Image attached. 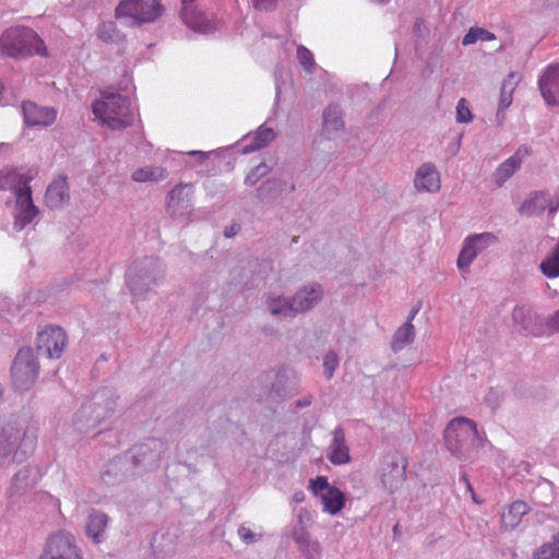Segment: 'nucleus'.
<instances>
[{"label":"nucleus","instance_id":"nucleus-31","mask_svg":"<svg viewBox=\"0 0 559 559\" xmlns=\"http://www.w3.org/2000/svg\"><path fill=\"white\" fill-rule=\"evenodd\" d=\"M275 138V133L272 128L260 127L254 135V148H260L269 144Z\"/></svg>","mask_w":559,"mask_h":559},{"label":"nucleus","instance_id":"nucleus-12","mask_svg":"<svg viewBox=\"0 0 559 559\" xmlns=\"http://www.w3.org/2000/svg\"><path fill=\"white\" fill-rule=\"evenodd\" d=\"M66 332L59 326H47L38 333L37 349L44 350L49 358H59L67 345Z\"/></svg>","mask_w":559,"mask_h":559},{"label":"nucleus","instance_id":"nucleus-13","mask_svg":"<svg viewBox=\"0 0 559 559\" xmlns=\"http://www.w3.org/2000/svg\"><path fill=\"white\" fill-rule=\"evenodd\" d=\"M497 237L490 233L466 238L456 261L457 267L460 270L467 269L479 251L484 250L488 245L497 242Z\"/></svg>","mask_w":559,"mask_h":559},{"label":"nucleus","instance_id":"nucleus-39","mask_svg":"<svg viewBox=\"0 0 559 559\" xmlns=\"http://www.w3.org/2000/svg\"><path fill=\"white\" fill-rule=\"evenodd\" d=\"M546 326L550 333L559 332V310L547 319Z\"/></svg>","mask_w":559,"mask_h":559},{"label":"nucleus","instance_id":"nucleus-35","mask_svg":"<svg viewBox=\"0 0 559 559\" xmlns=\"http://www.w3.org/2000/svg\"><path fill=\"white\" fill-rule=\"evenodd\" d=\"M473 115L465 98H461L456 105V121L466 123L472 121Z\"/></svg>","mask_w":559,"mask_h":559},{"label":"nucleus","instance_id":"nucleus-23","mask_svg":"<svg viewBox=\"0 0 559 559\" xmlns=\"http://www.w3.org/2000/svg\"><path fill=\"white\" fill-rule=\"evenodd\" d=\"M168 176L166 168L160 166H145L135 169L131 178L135 182H155L165 179Z\"/></svg>","mask_w":559,"mask_h":559},{"label":"nucleus","instance_id":"nucleus-17","mask_svg":"<svg viewBox=\"0 0 559 559\" xmlns=\"http://www.w3.org/2000/svg\"><path fill=\"white\" fill-rule=\"evenodd\" d=\"M326 456L334 465H343L350 461L349 449L345 443V433L341 427L333 430Z\"/></svg>","mask_w":559,"mask_h":559},{"label":"nucleus","instance_id":"nucleus-25","mask_svg":"<svg viewBox=\"0 0 559 559\" xmlns=\"http://www.w3.org/2000/svg\"><path fill=\"white\" fill-rule=\"evenodd\" d=\"M539 269L548 278L559 276V241L552 251L540 262Z\"/></svg>","mask_w":559,"mask_h":559},{"label":"nucleus","instance_id":"nucleus-45","mask_svg":"<svg viewBox=\"0 0 559 559\" xmlns=\"http://www.w3.org/2000/svg\"><path fill=\"white\" fill-rule=\"evenodd\" d=\"M309 404H310V402H309V401H307V402H306V403H304V404L298 403V406H304V405H309Z\"/></svg>","mask_w":559,"mask_h":559},{"label":"nucleus","instance_id":"nucleus-1","mask_svg":"<svg viewBox=\"0 0 559 559\" xmlns=\"http://www.w3.org/2000/svg\"><path fill=\"white\" fill-rule=\"evenodd\" d=\"M36 442L34 428L8 423L0 431V456L12 463H22L34 452Z\"/></svg>","mask_w":559,"mask_h":559},{"label":"nucleus","instance_id":"nucleus-24","mask_svg":"<svg viewBox=\"0 0 559 559\" xmlns=\"http://www.w3.org/2000/svg\"><path fill=\"white\" fill-rule=\"evenodd\" d=\"M108 519L104 513L94 512L90 514L86 523V534L95 543H100L103 539V533L107 526Z\"/></svg>","mask_w":559,"mask_h":559},{"label":"nucleus","instance_id":"nucleus-7","mask_svg":"<svg viewBox=\"0 0 559 559\" xmlns=\"http://www.w3.org/2000/svg\"><path fill=\"white\" fill-rule=\"evenodd\" d=\"M322 290L319 285L311 286L298 292L290 302L283 301L282 299H274L270 304V310L273 314L283 313L284 316H292L297 312H302L310 309L321 297Z\"/></svg>","mask_w":559,"mask_h":559},{"label":"nucleus","instance_id":"nucleus-14","mask_svg":"<svg viewBox=\"0 0 559 559\" xmlns=\"http://www.w3.org/2000/svg\"><path fill=\"white\" fill-rule=\"evenodd\" d=\"M22 111L24 121L29 127H48L57 118V111L53 108L40 107L33 102H23Z\"/></svg>","mask_w":559,"mask_h":559},{"label":"nucleus","instance_id":"nucleus-33","mask_svg":"<svg viewBox=\"0 0 559 559\" xmlns=\"http://www.w3.org/2000/svg\"><path fill=\"white\" fill-rule=\"evenodd\" d=\"M323 367L326 379H332L334 371L338 367V357L334 352L326 353L323 358Z\"/></svg>","mask_w":559,"mask_h":559},{"label":"nucleus","instance_id":"nucleus-27","mask_svg":"<svg viewBox=\"0 0 559 559\" xmlns=\"http://www.w3.org/2000/svg\"><path fill=\"white\" fill-rule=\"evenodd\" d=\"M415 329L412 322H406L394 334L392 347L394 350H400L414 340Z\"/></svg>","mask_w":559,"mask_h":559},{"label":"nucleus","instance_id":"nucleus-40","mask_svg":"<svg viewBox=\"0 0 559 559\" xmlns=\"http://www.w3.org/2000/svg\"><path fill=\"white\" fill-rule=\"evenodd\" d=\"M239 229H240V227L238 225L234 224V225L227 227L225 229L224 234L227 238H230V237L235 236Z\"/></svg>","mask_w":559,"mask_h":559},{"label":"nucleus","instance_id":"nucleus-37","mask_svg":"<svg viewBox=\"0 0 559 559\" xmlns=\"http://www.w3.org/2000/svg\"><path fill=\"white\" fill-rule=\"evenodd\" d=\"M238 535L240 539L247 545L255 543L261 537V534L252 532V530L245 524L239 526Z\"/></svg>","mask_w":559,"mask_h":559},{"label":"nucleus","instance_id":"nucleus-29","mask_svg":"<svg viewBox=\"0 0 559 559\" xmlns=\"http://www.w3.org/2000/svg\"><path fill=\"white\" fill-rule=\"evenodd\" d=\"M27 179L15 171H0V190L11 189L15 193V190Z\"/></svg>","mask_w":559,"mask_h":559},{"label":"nucleus","instance_id":"nucleus-5","mask_svg":"<svg viewBox=\"0 0 559 559\" xmlns=\"http://www.w3.org/2000/svg\"><path fill=\"white\" fill-rule=\"evenodd\" d=\"M39 365L33 349L21 348L11 368L12 383L19 391L31 389L38 377Z\"/></svg>","mask_w":559,"mask_h":559},{"label":"nucleus","instance_id":"nucleus-2","mask_svg":"<svg viewBox=\"0 0 559 559\" xmlns=\"http://www.w3.org/2000/svg\"><path fill=\"white\" fill-rule=\"evenodd\" d=\"M448 450L457 457H467L473 450L484 447L485 438L474 420L466 417L452 419L444 430Z\"/></svg>","mask_w":559,"mask_h":559},{"label":"nucleus","instance_id":"nucleus-9","mask_svg":"<svg viewBox=\"0 0 559 559\" xmlns=\"http://www.w3.org/2000/svg\"><path fill=\"white\" fill-rule=\"evenodd\" d=\"M163 13L159 0H121L116 8L117 16H129L140 23L156 20Z\"/></svg>","mask_w":559,"mask_h":559},{"label":"nucleus","instance_id":"nucleus-20","mask_svg":"<svg viewBox=\"0 0 559 559\" xmlns=\"http://www.w3.org/2000/svg\"><path fill=\"white\" fill-rule=\"evenodd\" d=\"M512 318L514 323L519 325L522 330L532 334L539 333V331L537 330L539 317L533 311L531 307L525 305L516 306L513 309Z\"/></svg>","mask_w":559,"mask_h":559},{"label":"nucleus","instance_id":"nucleus-16","mask_svg":"<svg viewBox=\"0 0 559 559\" xmlns=\"http://www.w3.org/2000/svg\"><path fill=\"white\" fill-rule=\"evenodd\" d=\"M530 154V148L523 145L520 146L511 157L504 160L493 173V179L497 186L501 187L520 167L523 158Z\"/></svg>","mask_w":559,"mask_h":559},{"label":"nucleus","instance_id":"nucleus-34","mask_svg":"<svg viewBox=\"0 0 559 559\" xmlns=\"http://www.w3.org/2000/svg\"><path fill=\"white\" fill-rule=\"evenodd\" d=\"M191 187L189 185H177L169 192V205L173 202H180L183 199H188L190 194Z\"/></svg>","mask_w":559,"mask_h":559},{"label":"nucleus","instance_id":"nucleus-28","mask_svg":"<svg viewBox=\"0 0 559 559\" xmlns=\"http://www.w3.org/2000/svg\"><path fill=\"white\" fill-rule=\"evenodd\" d=\"M495 38V34L485 28L471 27L469 31L464 35L462 39V45L468 46L475 44L477 40L490 41L493 40Z\"/></svg>","mask_w":559,"mask_h":559},{"label":"nucleus","instance_id":"nucleus-32","mask_svg":"<svg viewBox=\"0 0 559 559\" xmlns=\"http://www.w3.org/2000/svg\"><path fill=\"white\" fill-rule=\"evenodd\" d=\"M297 58H298V61L301 64V67L307 72H309V73L312 72L316 63H314L313 55L308 48H306L304 46H298Z\"/></svg>","mask_w":559,"mask_h":559},{"label":"nucleus","instance_id":"nucleus-43","mask_svg":"<svg viewBox=\"0 0 559 559\" xmlns=\"http://www.w3.org/2000/svg\"><path fill=\"white\" fill-rule=\"evenodd\" d=\"M254 7H255L257 9H260V10L262 9V5H261V3H260V0H257V1H255Z\"/></svg>","mask_w":559,"mask_h":559},{"label":"nucleus","instance_id":"nucleus-10","mask_svg":"<svg viewBox=\"0 0 559 559\" xmlns=\"http://www.w3.org/2000/svg\"><path fill=\"white\" fill-rule=\"evenodd\" d=\"M29 178L24 180L23 186L15 190L14 228L24 229L38 214L33 203Z\"/></svg>","mask_w":559,"mask_h":559},{"label":"nucleus","instance_id":"nucleus-36","mask_svg":"<svg viewBox=\"0 0 559 559\" xmlns=\"http://www.w3.org/2000/svg\"><path fill=\"white\" fill-rule=\"evenodd\" d=\"M269 171L270 167L266 164L261 163L248 174L246 182L248 185H254L261 177L267 175Z\"/></svg>","mask_w":559,"mask_h":559},{"label":"nucleus","instance_id":"nucleus-15","mask_svg":"<svg viewBox=\"0 0 559 559\" xmlns=\"http://www.w3.org/2000/svg\"><path fill=\"white\" fill-rule=\"evenodd\" d=\"M538 85L548 105H559V66H549L540 76Z\"/></svg>","mask_w":559,"mask_h":559},{"label":"nucleus","instance_id":"nucleus-4","mask_svg":"<svg viewBox=\"0 0 559 559\" xmlns=\"http://www.w3.org/2000/svg\"><path fill=\"white\" fill-rule=\"evenodd\" d=\"M93 114L103 126L112 130L124 129L133 120L129 99L119 93L104 92L93 103Z\"/></svg>","mask_w":559,"mask_h":559},{"label":"nucleus","instance_id":"nucleus-11","mask_svg":"<svg viewBox=\"0 0 559 559\" xmlns=\"http://www.w3.org/2000/svg\"><path fill=\"white\" fill-rule=\"evenodd\" d=\"M406 479V461L399 454L388 455L384 459L381 483L391 492L399 490Z\"/></svg>","mask_w":559,"mask_h":559},{"label":"nucleus","instance_id":"nucleus-46","mask_svg":"<svg viewBox=\"0 0 559 559\" xmlns=\"http://www.w3.org/2000/svg\"><path fill=\"white\" fill-rule=\"evenodd\" d=\"M19 478H20V474H16L14 477V480L16 481V480H19Z\"/></svg>","mask_w":559,"mask_h":559},{"label":"nucleus","instance_id":"nucleus-42","mask_svg":"<svg viewBox=\"0 0 559 559\" xmlns=\"http://www.w3.org/2000/svg\"><path fill=\"white\" fill-rule=\"evenodd\" d=\"M462 480L466 484L468 490L473 491L472 486H471V484H469V481H468V479H467V477L465 475L462 476Z\"/></svg>","mask_w":559,"mask_h":559},{"label":"nucleus","instance_id":"nucleus-21","mask_svg":"<svg viewBox=\"0 0 559 559\" xmlns=\"http://www.w3.org/2000/svg\"><path fill=\"white\" fill-rule=\"evenodd\" d=\"M530 507L526 502L522 500H516L512 502L509 507L507 512L502 513L501 515V525L504 530H513L515 528L521 520L522 516L528 513Z\"/></svg>","mask_w":559,"mask_h":559},{"label":"nucleus","instance_id":"nucleus-6","mask_svg":"<svg viewBox=\"0 0 559 559\" xmlns=\"http://www.w3.org/2000/svg\"><path fill=\"white\" fill-rule=\"evenodd\" d=\"M39 559H83V557L74 536L59 531L47 537Z\"/></svg>","mask_w":559,"mask_h":559},{"label":"nucleus","instance_id":"nucleus-41","mask_svg":"<svg viewBox=\"0 0 559 559\" xmlns=\"http://www.w3.org/2000/svg\"><path fill=\"white\" fill-rule=\"evenodd\" d=\"M417 312H418V308H414V309H412V311H411V313H409V316H408V320H407V322H412V320L415 318V316L417 314Z\"/></svg>","mask_w":559,"mask_h":559},{"label":"nucleus","instance_id":"nucleus-19","mask_svg":"<svg viewBox=\"0 0 559 559\" xmlns=\"http://www.w3.org/2000/svg\"><path fill=\"white\" fill-rule=\"evenodd\" d=\"M415 187L427 192H437L441 187L440 176L431 164L418 168L415 177Z\"/></svg>","mask_w":559,"mask_h":559},{"label":"nucleus","instance_id":"nucleus-3","mask_svg":"<svg viewBox=\"0 0 559 559\" xmlns=\"http://www.w3.org/2000/svg\"><path fill=\"white\" fill-rule=\"evenodd\" d=\"M2 53L14 58L24 59L34 55L48 56L47 48L39 35L29 27H11L0 37Z\"/></svg>","mask_w":559,"mask_h":559},{"label":"nucleus","instance_id":"nucleus-8","mask_svg":"<svg viewBox=\"0 0 559 559\" xmlns=\"http://www.w3.org/2000/svg\"><path fill=\"white\" fill-rule=\"evenodd\" d=\"M309 490L321 500L323 511L329 514L335 515L345 507V495L335 486H331L325 476H317L311 479Z\"/></svg>","mask_w":559,"mask_h":559},{"label":"nucleus","instance_id":"nucleus-30","mask_svg":"<svg viewBox=\"0 0 559 559\" xmlns=\"http://www.w3.org/2000/svg\"><path fill=\"white\" fill-rule=\"evenodd\" d=\"M296 543L298 544L299 549L306 554L308 559H318L320 554V546L318 542H311L308 534L297 536Z\"/></svg>","mask_w":559,"mask_h":559},{"label":"nucleus","instance_id":"nucleus-38","mask_svg":"<svg viewBox=\"0 0 559 559\" xmlns=\"http://www.w3.org/2000/svg\"><path fill=\"white\" fill-rule=\"evenodd\" d=\"M116 35V26L114 23H103L98 29V37L104 41H109L114 39Z\"/></svg>","mask_w":559,"mask_h":559},{"label":"nucleus","instance_id":"nucleus-22","mask_svg":"<svg viewBox=\"0 0 559 559\" xmlns=\"http://www.w3.org/2000/svg\"><path fill=\"white\" fill-rule=\"evenodd\" d=\"M344 128L343 112L337 105H330L323 114V132L331 135Z\"/></svg>","mask_w":559,"mask_h":559},{"label":"nucleus","instance_id":"nucleus-18","mask_svg":"<svg viewBox=\"0 0 559 559\" xmlns=\"http://www.w3.org/2000/svg\"><path fill=\"white\" fill-rule=\"evenodd\" d=\"M69 200V188L64 176L57 177L47 188L45 201L50 209H59Z\"/></svg>","mask_w":559,"mask_h":559},{"label":"nucleus","instance_id":"nucleus-26","mask_svg":"<svg viewBox=\"0 0 559 559\" xmlns=\"http://www.w3.org/2000/svg\"><path fill=\"white\" fill-rule=\"evenodd\" d=\"M533 559H559V532L533 552Z\"/></svg>","mask_w":559,"mask_h":559},{"label":"nucleus","instance_id":"nucleus-44","mask_svg":"<svg viewBox=\"0 0 559 559\" xmlns=\"http://www.w3.org/2000/svg\"><path fill=\"white\" fill-rule=\"evenodd\" d=\"M194 0H182L183 5L192 3Z\"/></svg>","mask_w":559,"mask_h":559},{"label":"nucleus","instance_id":"nucleus-47","mask_svg":"<svg viewBox=\"0 0 559 559\" xmlns=\"http://www.w3.org/2000/svg\"><path fill=\"white\" fill-rule=\"evenodd\" d=\"M380 3L386 2L388 0H377Z\"/></svg>","mask_w":559,"mask_h":559}]
</instances>
